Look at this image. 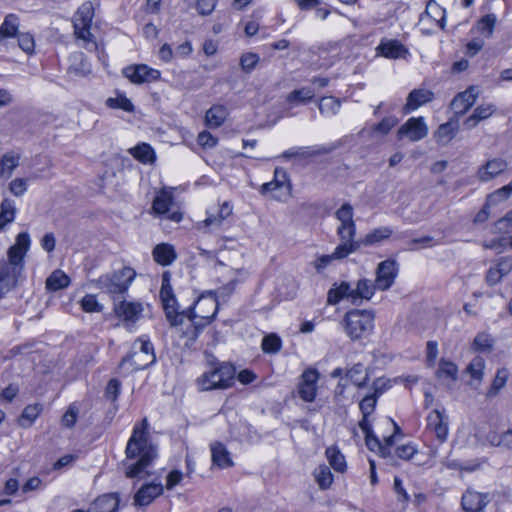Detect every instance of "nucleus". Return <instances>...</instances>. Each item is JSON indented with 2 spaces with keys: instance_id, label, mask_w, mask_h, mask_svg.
I'll list each match as a JSON object with an SVG mask.
<instances>
[{
  "instance_id": "obj_9",
  "label": "nucleus",
  "mask_w": 512,
  "mask_h": 512,
  "mask_svg": "<svg viewBox=\"0 0 512 512\" xmlns=\"http://www.w3.org/2000/svg\"><path fill=\"white\" fill-rule=\"evenodd\" d=\"M113 310L126 327H131L142 317L144 307L141 302L123 300L115 303Z\"/></svg>"
},
{
  "instance_id": "obj_46",
  "label": "nucleus",
  "mask_w": 512,
  "mask_h": 512,
  "mask_svg": "<svg viewBox=\"0 0 512 512\" xmlns=\"http://www.w3.org/2000/svg\"><path fill=\"white\" fill-rule=\"evenodd\" d=\"M16 213L15 204L12 200L4 199L1 203L0 230L8 223L14 221Z\"/></svg>"
},
{
  "instance_id": "obj_48",
  "label": "nucleus",
  "mask_w": 512,
  "mask_h": 512,
  "mask_svg": "<svg viewBox=\"0 0 512 512\" xmlns=\"http://www.w3.org/2000/svg\"><path fill=\"white\" fill-rule=\"evenodd\" d=\"M261 347L265 353L275 354L281 350L282 341L276 334H269L263 338Z\"/></svg>"
},
{
  "instance_id": "obj_3",
  "label": "nucleus",
  "mask_w": 512,
  "mask_h": 512,
  "mask_svg": "<svg viewBox=\"0 0 512 512\" xmlns=\"http://www.w3.org/2000/svg\"><path fill=\"white\" fill-rule=\"evenodd\" d=\"M375 288L373 282L365 278L360 279L355 288L348 282H342L328 291L327 302L328 304L335 305L341 300L346 299L352 304H358L362 300H369L373 296Z\"/></svg>"
},
{
  "instance_id": "obj_34",
  "label": "nucleus",
  "mask_w": 512,
  "mask_h": 512,
  "mask_svg": "<svg viewBox=\"0 0 512 512\" xmlns=\"http://www.w3.org/2000/svg\"><path fill=\"white\" fill-rule=\"evenodd\" d=\"M20 156L13 152L5 153L0 161V176L8 179L12 176L13 171L19 165Z\"/></svg>"
},
{
  "instance_id": "obj_13",
  "label": "nucleus",
  "mask_w": 512,
  "mask_h": 512,
  "mask_svg": "<svg viewBox=\"0 0 512 512\" xmlns=\"http://www.w3.org/2000/svg\"><path fill=\"white\" fill-rule=\"evenodd\" d=\"M393 457H397L404 461H412L415 465L421 466L426 463L423 460V454L419 452L417 446L413 442H407L394 445L392 448V455L386 456V463L393 465L390 461Z\"/></svg>"
},
{
  "instance_id": "obj_38",
  "label": "nucleus",
  "mask_w": 512,
  "mask_h": 512,
  "mask_svg": "<svg viewBox=\"0 0 512 512\" xmlns=\"http://www.w3.org/2000/svg\"><path fill=\"white\" fill-rule=\"evenodd\" d=\"M165 310L166 318L170 322L171 326H178L182 324L183 318L186 316V312H177V302L175 298L162 301Z\"/></svg>"
},
{
  "instance_id": "obj_35",
  "label": "nucleus",
  "mask_w": 512,
  "mask_h": 512,
  "mask_svg": "<svg viewBox=\"0 0 512 512\" xmlns=\"http://www.w3.org/2000/svg\"><path fill=\"white\" fill-rule=\"evenodd\" d=\"M70 284L69 276L62 270H55L46 279V288L50 291H58L68 287Z\"/></svg>"
},
{
  "instance_id": "obj_15",
  "label": "nucleus",
  "mask_w": 512,
  "mask_h": 512,
  "mask_svg": "<svg viewBox=\"0 0 512 512\" xmlns=\"http://www.w3.org/2000/svg\"><path fill=\"white\" fill-rule=\"evenodd\" d=\"M319 373L316 369L309 368L301 375V381L298 385V394L305 402L314 401L317 393V382Z\"/></svg>"
},
{
  "instance_id": "obj_57",
  "label": "nucleus",
  "mask_w": 512,
  "mask_h": 512,
  "mask_svg": "<svg viewBox=\"0 0 512 512\" xmlns=\"http://www.w3.org/2000/svg\"><path fill=\"white\" fill-rule=\"evenodd\" d=\"M224 218H220V215H210L203 222L199 223V229H206V231H215L219 229L223 222Z\"/></svg>"
},
{
  "instance_id": "obj_14",
  "label": "nucleus",
  "mask_w": 512,
  "mask_h": 512,
  "mask_svg": "<svg viewBox=\"0 0 512 512\" xmlns=\"http://www.w3.org/2000/svg\"><path fill=\"white\" fill-rule=\"evenodd\" d=\"M493 495L468 489L461 499V505L465 512H485V507L492 501Z\"/></svg>"
},
{
  "instance_id": "obj_42",
  "label": "nucleus",
  "mask_w": 512,
  "mask_h": 512,
  "mask_svg": "<svg viewBox=\"0 0 512 512\" xmlns=\"http://www.w3.org/2000/svg\"><path fill=\"white\" fill-rule=\"evenodd\" d=\"M388 421L392 426V432L389 436H386V456H391L392 448L394 445L403 441L405 434L402 428L395 422L394 419L389 418Z\"/></svg>"
},
{
  "instance_id": "obj_37",
  "label": "nucleus",
  "mask_w": 512,
  "mask_h": 512,
  "mask_svg": "<svg viewBox=\"0 0 512 512\" xmlns=\"http://www.w3.org/2000/svg\"><path fill=\"white\" fill-rule=\"evenodd\" d=\"M19 28V18L16 14H8L0 26V43L5 38H11L17 35Z\"/></svg>"
},
{
  "instance_id": "obj_45",
  "label": "nucleus",
  "mask_w": 512,
  "mask_h": 512,
  "mask_svg": "<svg viewBox=\"0 0 512 512\" xmlns=\"http://www.w3.org/2000/svg\"><path fill=\"white\" fill-rule=\"evenodd\" d=\"M346 378L356 386H362L365 384L367 379V373L365 367L358 363L346 371Z\"/></svg>"
},
{
  "instance_id": "obj_30",
  "label": "nucleus",
  "mask_w": 512,
  "mask_h": 512,
  "mask_svg": "<svg viewBox=\"0 0 512 512\" xmlns=\"http://www.w3.org/2000/svg\"><path fill=\"white\" fill-rule=\"evenodd\" d=\"M458 130L457 122L448 121L441 124L434 134L436 142L441 145H447L456 135Z\"/></svg>"
},
{
  "instance_id": "obj_16",
  "label": "nucleus",
  "mask_w": 512,
  "mask_h": 512,
  "mask_svg": "<svg viewBox=\"0 0 512 512\" xmlns=\"http://www.w3.org/2000/svg\"><path fill=\"white\" fill-rule=\"evenodd\" d=\"M172 206V191L162 189L155 197L152 208L157 214H166L168 219L179 222L182 219V215L176 211L170 212Z\"/></svg>"
},
{
  "instance_id": "obj_32",
  "label": "nucleus",
  "mask_w": 512,
  "mask_h": 512,
  "mask_svg": "<svg viewBox=\"0 0 512 512\" xmlns=\"http://www.w3.org/2000/svg\"><path fill=\"white\" fill-rule=\"evenodd\" d=\"M129 153L143 164H152L156 159L153 148L147 143L136 145L129 149Z\"/></svg>"
},
{
  "instance_id": "obj_27",
  "label": "nucleus",
  "mask_w": 512,
  "mask_h": 512,
  "mask_svg": "<svg viewBox=\"0 0 512 512\" xmlns=\"http://www.w3.org/2000/svg\"><path fill=\"white\" fill-rule=\"evenodd\" d=\"M152 254L154 260L162 266H168L172 264V262L177 257L174 247L168 243H161L156 245Z\"/></svg>"
},
{
  "instance_id": "obj_22",
  "label": "nucleus",
  "mask_w": 512,
  "mask_h": 512,
  "mask_svg": "<svg viewBox=\"0 0 512 512\" xmlns=\"http://www.w3.org/2000/svg\"><path fill=\"white\" fill-rule=\"evenodd\" d=\"M136 356H143V360H135V369H145L155 362L154 348L150 341L139 339L134 344Z\"/></svg>"
},
{
  "instance_id": "obj_19",
  "label": "nucleus",
  "mask_w": 512,
  "mask_h": 512,
  "mask_svg": "<svg viewBox=\"0 0 512 512\" xmlns=\"http://www.w3.org/2000/svg\"><path fill=\"white\" fill-rule=\"evenodd\" d=\"M427 427L431 429L437 438L444 442L448 436V420L444 411L433 410L427 416Z\"/></svg>"
},
{
  "instance_id": "obj_29",
  "label": "nucleus",
  "mask_w": 512,
  "mask_h": 512,
  "mask_svg": "<svg viewBox=\"0 0 512 512\" xmlns=\"http://www.w3.org/2000/svg\"><path fill=\"white\" fill-rule=\"evenodd\" d=\"M496 110L493 104H482L476 107L473 113L464 121V126L467 129L474 128L480 121L485 120L492 116Z\"/></svg>"
},
{
  "instance_id": "obj_41",
  "label": "nucleus",
  "mask_w": 512,
  "mask_h": 512,
  "mask_svg": "<svg viewBox=\"0 0 512 512\" xmlns=\"http://www.w3.org/2000/svg\"><path fill=\"white\" fill-rule=\"evenodd\" d=\"M496 22L497 17L495 14H487L477 21L473 30L482 34L485 38H490L493 34Z\"/></svg>"
},
{
  "instance_id": "obj_11",
  "label": "nucleus",
  "mask_w": 512,
  "mask_h": 512,
  "mask_svg": "<svg viewBox=\"0 0 512 512\" xmlns=\"http://www.w3.org/2000/svg\"><path fill=\"white\" fill-rule=\"evenodd\" d=\"M123 75L134 84H143L157 81L161 73L145 64H138L124 68Z\"/></svg>"
},
{
  "instance_id": "obj_47",
  "label": "nucleus",
  "mask_w": 512,
  "mask_h": 512,
  "mask_svg": "<svg viewBox=\"0 0 512 512\" xmlns=\"http://www.w3.org/2000/svg\"><path fill=\"white\" fill-rule=\"evenodd\" d=\"M511 194H512V181L508 185H505V186L497 189L493 193L489 194L487 196L486 203L489 206L497 205L498 203L508 199Z\"/></svg>"
},
{
  "instance_id": "obj_28",
  "label": "nucleus",
  "mask_w": 512,
  "mask_h": 512,
  "mask_svg": "<svg viewBox=\"0 0 512 512\" xmlns=\"http://www.w3.org/2000/svg\"><path fill=\"white\" fill-rule=\"evenodd\" d=\"M359 427L365 434V443L370 451L378 452L382 457L384 455V447L382 446L380 440L374 434L371 424L368 419H362L359 422Z\"/></svg>"
},
{
  "instance_id": "obj_7",
  "label": "nucleus",
  "mask_w": 512,
  "mask_h": 512,
  "mask_svg": "<svg viewBox=\"0 0 512 512\" xmlns=\"http://www.w3.org/2000/svg\"><path fill=\"white\" fill-rule=\"evenodd\" d=\"M219 304L216 297L208 293V296L200 297L195 307L188 309L186 317L192 322L196 331L208 325L216 316Z\"/></svg>"
},
{
  "instance_id": "obj_5",
  "label": "nucleus",
  "mask_w": 512,
  "mask_h": 512,
  "mask_svg": "<svg viewBox=\"0 0 512 512\" xmlns=\"http://www.w3.org/2000/svg\"><path fill=\"white\" fill-rule=\"evenodd\" d=\"M235 368L229 363H221L204 372L198 379L197 385L202 391L227 389L234 384Z\"/></svg>"
},
{
  "instance_id": "obj_50",
  "label": "nucleus",
  "mask_w": 512,
  "mask_h": 512,
  "mask_svg": "<svg viewBox=\"0 0 512 512\" xmlns=\"http://www.w3.org/2000/svg\"><path fill=\"white\" fill-rule=\"evenodd\" d=\"M458 369L457 366L450 361L441 360L439 362V368L437 370V376L439 378L446 377L451 380L457 379Z\"/></svg>"
},
{
  "instance_id": "obj_21",
  "label": "nucleus",
  "mask_w": 512,
  "mask_h": 512,
  "mask_svg": "<svg viewBox=\"0 0 512 512\" xmlns=\"http://www.w3.org/2000/svg\"><path fill=\"white\" fill-rule=\"evenodd\" d=\"M162 493L163 486L161 483L145 484L136 492L134 496L135 505L147 506Z\"/></svg>"
},
{
  "instance_id": "obj_20",
  "label": "nucleus",
  "mask_w": 512,
  "mask_h": 512,
  "mask_svg": "<svg viewBox=\"0 0 512 512\" xmlns=\"http://www.w3.org/2000/svg\"><path fill=\"white\" fill-rule=\"evenodd\" d=\"M507 168V162L502 158H493L482 165L477 171L481 182H487L500 175Z\"/></svg>"
},
{
  "instance_id": "obj_24",
  "label": "nucleus",
  "mask_w": 512,
  "mask_h": 512,
  "mask_svg": "<svg viewBox=\"0 0 512 512\" xmlns=\"http://www.w3.org/2000/svg\"><path fill=\"white\" fill-rule=\"evenodd\" d=\"M434 94L432 91L427 89H414L412 90L408 97L407 102L403 107V112L410 113L420 106L430 102L433 100Z\"/></svg>"
},
{
  "instance_id": "obj_59",
  "label": "nucleus",
  "mask_w": 512,
  "mask_h": 512,
  "mask_svg": "<svg viewBox=\"0 0 512 512\" xmlns=\"http://www.w3.org/2000/svg\"><path fill=\"white\" fill-rule=\"evenodd\" d=\"M236 283L235 279H231L227 284L219 287L217 290L210 291L209 294L216 297L217 300L218 298L226 299L233 293Z\"/></svg>"
},
{
  "instance_id": "obj_1",
  "label": "nucleus",
  "mask_w": 512,
  "mask_h": 512,
  "mask_svg": "<svg viewBox=\"0 0 512 512\" xmlns=\"http://www.w3.org/2000/svg\"><path fill=\"white\" fill-rule=\"evenodd\" d=\"M147 419L133 428L126 446V460L123 463L124 474L127 478L143 479L149 476L148 468L157 458V448L149 440Z\"/></svg>"
},
{
  "instance_id": "obj_64",
  "label": "nucleus",
  "mask_w": 512,
  "mask_h": 512,
  "mask_svg": "<svg viewBox=\"0 0 512 512\" xmlns=\"http://www.w3.org/2000/svg\"><path fill=\"white\" fill-rule=\"evenodd\" d=\"M18 43L20 48L26 53H32L34 51L35 43L34 38L29 33H21L18 36Z\"/></svg>"
},
{
  "instance_id": "obj_31",
  "label": "nucleus",
  "mask_w": 512,
  "mask_h": 512,
  "mask_svg": "<svg viewBox=\"0 0 512 512\" xmlns=\"http://www.w3.org/2000/svg\"><path fill=\"white\" fill-rule=\"evenodd\" d=\"M315 91L310 87H302L290 92L286 101L291 105H305L313 100Z\"/></svg>"
},
{
  "instance_id": "obj_8",
  "label": "nucleus",
  "mask_w": 512,
  "mask_h": 512,
  "mask_svg": "<svg viewBox=\"0 0 512 512\" xmlns=\"http://www.w3.org/2000/svg\"><path fill=\"white\" fill-rule=\"evenodd\" d=\"M345 331L352 340L361 338L373 328V317L367 311L353 310L345 315Z\"/></svg>"
},
{
  "instance_id": "obj_12",
  "label": "nucleus",
  "mask_w": 512,
  "mask_h": 512,
  "mask_svg": "<svg viewBox=\"0 0 512 512\" xmlns=\"http://www.w3.org/2000/svg\"><path fill=\"white\" fill-rule=\"evenodd\" d=\"M290 184L288 177L283 169L276 168L274 172V179L261 186V193H274L273 198L280 200L290 194Z\"/></svg>"
},
{
  "instance_id": "obj_26",
  "label": "nucleus",
  "mask_w": 512,
  "mask_h": 512,
  "mask_svg": "<svg viewBox=\"0 0 512 512\" xmlns=\"http://www.w3.org/2000/svg\"><path fill=\"white\" fill-rule=\"evenodd\" d=\"M119 501L117 493L105 494L98 497L89 509L95 512H117Z\"/></svg>"
},
{
  "instance_id": "obj_39",
  "label": "nucleus",
  "mask_w": 512,
  "mask_h": 512,
  "mask_svg": "<svg viewBox=\"0 0 512 512\" xmlns=\"http://www.w3.org/2000/svg\"><path fill=\"white\" fill-rule=\"evenodd\" d=\"M347 256L348 255L345 246H337L332 254L319 256L315 260L314 266L318 271H321L330 265L332 261L341 260Z\"/></svg>"
},
{
  "instance_id": "obj_36",
  "label": "nucleus",
  "mask_w": 512,
  "mask_h": 512,
  "mask_svg": "<svg viewBox=\"0 0 512 512\" xmlns=\"http://www.w3.org/2000/svg\"><path fill=\"white\" fill-rule=\"evenodd\" d=\"M341 107V100L333 96H325L320 98L318 108L321 115L331 117L336 115Z\"/></svg>"
},
{
  "instance_id": "obj_4",
  "label": "nucleus",
  "mask_w": 512,
  "mask_h": 512,
  "mask_svg": "<svg viewBox=\"0 0 512 512\" xmlns=\"http://www.w3.org/2000/svg\"><path fill=\"white\" fill-rule=\"evenodd\" d=\"M93 17L94 7L91 1L84 2L73 16L74 35L83 42L82 46L88 51L97 49L95 38L90 32Z\"/></svg>"
},
{
  "instance_id": "obj_58",
  "label": "nucleus",
  "mask_w": 512,
  "mask_h": 512,
  "mask_svg": "<svg viewBox=\"0 0 512 512\" xmlns=\"http://www.w3.org/2000/svg\"><path fill=\"white\" fill-rule=\"evenodd\" d=\"M485 366L484 359L481 357L474 358L471 363L468 365L467 370L472 376V378L481 380L483 375V369Z\"/></svg>"
},
{
  "instance_id": "obj_52",
  "label": "nucleus",
  "mask_w": 512,
  "mask_h": 512,
  "mask_svg": "<svg viewBox=\"0 0 512 512\" xmlns=\"http://www.w3.org/2000/svg\"><path fill=\"white\" fill-rule=\"evenodd\" d=\"M41 410H42V406L40 404L27 405L21 414V418H20L21 425L25 426L23 421H27L28 426L31 425L35 421V419L39 416Z\"/></svg>"
},
{
  "instance_id": "obj_23",
  "label": "nucleus",
  "mask_w": 512,
  "mask_h": 512,
  "mask_svg": "<svg viewBox=\"0 0 512 512\" xmlns=\"http://www.w3.org/2000/svg\"><path fill=\"white\" fill-rule=\"evenodd\" d=\"M210 450L211 459L214 466L220 469H226L234 465L231 454L223 443H211Z\"/></svg>"
},
{
  "instance_id": "obj_40",
  "label": "nucleus",
  "mask_w": 512,
  "mask_h": 512,
  "mask_svg": "<svg viewBox=\"0 0 512 512\" xmlns=\"http://www.w3.org/2000/svg\"><path fill=\"white\" fill-rule=\"evenodd\" d=\"M226 116L227 112L223 106H213L206 112V124L210 128H217L223 124Z\"/></svg>"
},
{
  "instance_id": "obj_6",
  "label": "nucleus",
  "mask_w": 512,
  "mask_h": 512,
  "mask_svg": "<svg viewBox=\"0 0 512 512\" xmlns=\"http://www.w3.org/2000/svg\"><path fill=\"white\" fill-rule=\"evenodd\" d=\"M134 277L135 271L132 268L124 267L111 274L102 275L95 281V285L103 292L120 295L127 291Z\"/></svg>"
},
{
  "instance_id": "obj_53",
  "label": "nucleus",
  "mask_w": 512,
  "mask_h": 512,
  "mask_svg": "<svg viewBox=\"0 0 512 512\" xmlns=\"http://www.w3.org/2000/svg\"><path fill=\"white\" fill-rule=\"evenodd\" d=\"M426 13L433 16H440L437 23L441 29L445 28V9L442 8L436 1L430 0L426 5Z\"/></svg>"
},
{
  "instance_id": "obj_10",
  "label": "nucleus",
  "mask_w": 512,
  "mask_h": 512,
  "mask_svg": "<svg viewBox=\"0 0 512 512\" xmlns=\"http://www.w3.org/2000/svg\"><path fill=\"white\" fill-rule=\"evenodd\" d=\"M428 134V127L423 117L409 118L397 131L399 140L408 139L411 142L419 141Z\"/></svg>"
},
{
  "instance_id": "obj_56",
  "label": "nucleus",
  "mask_w": 512,
  "mask_h": 512,
  "mask_svg": "<svg viewBox=\"0 0 512 512\" xmlns=\"http://www.w3.org/2000/svg\"><path fill=\"white\" fill-rule=\"evenodd\" d=\"M494 232L499 234L512 232V209L494 224Z\"/></svg>"
},
{
  "instance_id": "obj_49",
  "label": "nucleus",
  "mask_w": 512,
  "mask_h": 512,
  "mask_svg": "<svg viewBox=\"0 0 512 512\" xmlns=\"http://www.w3.org/2000/svg\"><path fill=\"white\" fill-rule=\"evenodd\" d=\"M508 376L509 372L507 369H499L493 379L491 388L488 392V396L496 395L505 386Z\"/></svg>"
},
{
  "instance_id": "obj_43",
  "label": "nucleus",
  "mask_w": 512,
  "mask_h": 512,
  "mask_svg": "<svg viewBox=\"0 0 512 512\" xmlns=\"http://www.w3.org/2000/svg\"><path fill=\"white\" fill-rule=\"evenodd\" d=\"M313 474L320 489L325 490L331 486L333 482V475L330 467L327 465H320L314 470Z\"/></svg>"
},
{
  "instance_id": "obj_33",
  "label": "nucleus",
  "mask_w": 512,
  "mask_h": 512,
  "mask_svg": "<svg viewBox=\"0 0 512 512\" xmlns=\"http://www.w3.org/2000/svg\"><path fill=\"white\" fill-rule=\"evenodd\" d=\"M410 56L408 48L399 40H386V58L407 60Z\"/></svg>"
},
{
  "instance_id": "obj_54",
  "label": "nucleus",
  "mask_w": 512,
  "mask_h": 512,
  "mask_svg": "<svg viewBox=\"0 0 512 512\" xmlns=\"http://www.w3.org/2000/svg\"><path fill=\"white\" fill-rule=\"evenodd\" d=\"M81 308L87 313L101 312L103 306L97 301L96 296L92 294L85 295L81 302Z\"/></svg>"
},
{
  "instance_id": "obj_61",
  "label": "nucleus",
  "mask_w": 512,
  "mask_h": 512,
  "mask_svg": "<svg viewBox=\"0 0 512 512\" xmlns=\"http://www.w3.org/2000/svg\"><path fill=\"white\" fill-rule=\"evenodd\" d=\"M399 267L394 260H386V290L394 283Z\"/></svg>"
},
{
  "instance_id": "obj_44",
  "label": "nucleus",
  "mask_w": 512,
  "mask_h": 512,
  "mask_svg": "<svg viewBox=\"0 0 512 512\" xmlns=\"http://www.w3.org/2000/svg\"><path fill=\"white\" fill-rule=\"evenodd\" d=\"M326 456L329 460V464L333 467L337 472H344L346 469V462L343 454L335 448L328 447L326 449Z\"/></svg>"
},
{
  "instance_id": "obj_55",
  "label": "nucleus",
  "mask_w": 512,
  "mask_h": 512,
  "mask_svg": "<svg viewBox=\"0 0 512 512\" xmlns=\"http://www.w3.org/2000/svg\"><path fill=\"white\" fill-rule=\"evenodd\" d=\"M492 346L493 339L489 334L486 333H479L473 341V347L477 351H490Z\"/></svg>"
},
{
  "instance_id": "obj_51",
  "label": "nucleus",
  "mask_w": 512,
  "mask_h": 512,
  "mask_svg": "<svg viewBox=\"0 0 512 512\" xmlns=\"http://www.w3.org/2000/svg\"><path fill=\"white\" fill-rule=\"evenodd\" d=\"M106 105L109 108L121 109V110H124L127 112H131L134 108L132 102L128 98H126L124 95H119L115 98H112V97L108 98L106 100Z\"/></svg>"
},
{
  "instance_id": "obj_60",
  "label": "nucleus",
  "mask_w": 512,
  "mask_h": 512,
  "mask_svg": "<svg viewBox=\"0 0 512 512\" xmlns=\"http://www.w3.org/2000/svg\"><path fill=\"white\" fill-rule=\"evenodd\" d=\"M259 61V57L254 53L243 54L240 58V66L243 71L251 72Z\"/></svg>"
},
{
  "instance_id": "obj_25",
  "label": "nucleus",
  "mask_w": 512,
  "mask_h": 512,
  "mask_svg": "<svg viewBox=\"0 0 512 512\" xmlns=\"http://www.w3.org/2000/svg\"><path fill=\"white\" fill-rule=\"evenodd\" d=\"M356 234V226H338L337 235L340 239V243L337 246H345L347 255L355 252L360 243L354 240Z\"/></svg>"
},
{
  "instance_id": "obj_63",
  "label": "nucleus",
  "mask_w": 512,
  "mask_h": 512,
  "mask_svg": "<svg viewBox=\"0 0 512 512\" xmlns=\"http://www.w3.org/2000/svg\"><path fill=\"white\" fill-rule=\"evenodd\" d=\"M121 383L117 379H111L106 387L105 396L112 402L116 401L120 394Z\"/></svg>"
},
{
  "instance_id": "obj_17",
  "label": "nucleus",
  "mask_w": 512,
  "mask_h": 512,
  "mask_svg": "<svg viewBox=\"0 0 512 512\" xmlns=\"http://www.w3.org/2000/svg\"><path fill=\"white\" fill-rule=\"evenodd\" d=\"M337 148L336 144L329 146H315V147H293L281 155L286 160L290 159H307L318 155H325L331 153Z\"/></svg>"
},
{
  "instance_id": "obj_2",
  "label": "nucleus",
  "mask_w": 512,
  "mask_h": 512,
  "mask_svg": "<svg viewBox=\"0 0 512 512\" xmlns=\"http://www.w3.org/2000/svg\"><path fill=\"white\" fill-rule=\"evenodd\" d=\"M30 246V236L26 232L17 235L16 242L8 250V262L0 264V281L12 289L16 287L23 271V258Z\"/></svg>"
},
{
  "instance_id": "obj_18",
  "label": "nucleus",
  "mask_w": 512,
  "mask_h": 512,
  "mask_svg": "<svg viewBox=\"0 0 512 512\" xmlns=\"http://www.w3.org/2000/svg\"><path fill=\"white\" fill-rule=\"evenodd\" d=\"M478 91L471 86L465 91L458 93L452 100L450 107L457 116L464 115L476 102Z\"/></svg>"
},
{
  "instance_id": "obj_62",
  "label": "nucleus",
  "mask_w": 512,
  "mask_h": 512,
  "mask_svg": "<svg viewBox=\"0 0 512 512\" xmlns=\"http://www.w3.org/2000/svg\"><path fill=\"white\" fill-rule=\"evenodd\" d=\"M9 191L16 197H20L27 191V180L24 178H16L9 184Z\"/></svg>"
}]
</instances>
